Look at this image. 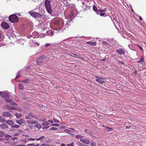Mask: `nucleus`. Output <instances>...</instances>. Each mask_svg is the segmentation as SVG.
I'll use <instances>...</instances> for the list:
<instances>
[{"label": "nucleus", "instance_id": "f257e3e1", "mask_svg": "<svg viewBox=\"0 0 146 146\" xmlns=\"http://www.w3.org/2000/svg\"><path fill=\"white\" fill-rule=\"evenodd\" d=\"M51 1L50 0H45L44 1V6L47 12L49 14H51L52 10L51 6Z\"/></svg>", "mask_w": 146, "mask_h": 146}, {"label": "nucleus", "instance_id": "f03ea898", "mask_svg": "<svg viewBox=\"0 0 146 146\" xmlns=\"http://www.w3.org/2000/svg\"><path fill=\"white\" fill-rule=\"evenodd\" d=\"M45 16L43 14L41 15L37 13V21L39 23L41 22L40 24V25L41 27H43L44 23L43 21H44V18Z\"/></svg>", "mask_w": 146, "mask_h": 146}, {"label": "nucleus", "instance_id": "7ed1b4c3", "mask_svg": "<svg viewBox=\"0 0 146 146\" xmlns=\"http://www.w3.org/2000/svg\"><path fill=\"white\" fill-rule=\"evenodd\" d=\"M9 21L12 23H17L19 21L18 17L15 14L11 15L9 17Z\"/></svg>", "mask_w": 146, "mask_h": 146}, {"label": "nucleus", "instance_id": "20e7f679", "mask_svg": "<svg viewBox=\"0 0 146 146\" xmlns=\"http://www.w3.org/2000/svg\"><path fill=\"white\" fill-rule=\"evenodd\" d=\"M96 81L99 83L102 84L105 83L106 81V79L105 78H103L99 76H96Z\"/></svg>", "mask_w": 146, "mask_h": 146}, {"label": "nucleus", "instance_id": "39448f33", "mask_svg": "<svg viewBox=\"0 0 146 146\" xmlns=\"http://www.w3.org/2000/svg\"><path fill=\"white\" fill-rule=\"evenodd\" d=\"M117 53L120 55H124L125 53V50L122 48H119L116 50Z\"/></svg>", "mask_w": 146, "mask_h": 146}, {"label": "nucleus", "instance_id": "423d86ee", "mask_svg": "<svg viewBox=\"0 0 146 146\" xmlns=\"http://www.w3.org/2000/svg\"><path fill=\"white\" fill-rule=\"evenodd\" d=\"M1 26L3 28L5 29H7L9 27V25L7 23L3 22L1 23Z\"/></svg>", "mask_w": 146, "mask_h": 146}, {"label": "nucleus", "instance_id": "0eeeda50", "mask_svg": "<svg viewBox=\"0 0 146 146\" xmlns=\"http://www.w3.org/2000/svg\"><path fill=\"white\" fill-rule=\"evenodd\" d=\"M2 115L3 116L6 117H9L12 116L10 113L7 111H4L2 113Z\"/></svg>", "mask_w": 146, "mask_h": 146}, {"label": "nucleus", "instance_id": "6e6552de", "mask_svg": "<svg viewBox=\"0 0 146 146\" xmlns=\"http://www.w3.org/2000/svg\"><path fill=\"white\" fill-rule=\"evenodd\" d=\"M46 58V56L44 55L41 56L37 59V62H40L42 60Z\"/></svg>", "mask_w": 146, "mask_h": 146}, {"label": "nucleus", "instance_id": "1a4fd4ad", "mask_svg": "<svg viewBox=\"0 0 146 146\" xmlns=\"http://www.w3.org/2000/svg\"><path fill=\"white\" fill-rule=\"evenodd\" d=\"M30 13L31 15L33 17H34L35 18H36V13L35 12H29Z\"/></svg>", "mask_w": 146, "mask_h": 146}, {"label": "nucleus", "instance_id": "9d476101", "mask_svg": "<svg viewBox=\"0 0 146 146\" xmlns=\"http://www.w3.org/2000/svg\"><path fill=\"white\" fill-rule=\"evenodd\" d=\"M9 96V94L7 93L3 92L1 96L3 98H6L7 97H8Z\"/></svg>", "mask_w": 146, "mask_h": 146}, {"label": "nucleus", "instance_id": "9b49d317", "mask_svg": "<svg viewBox=\"0 0 146 146\" xmlns=\"http://www.w3.org/2000/svg\"><path fill=\"white\" fill-rule=\"evenodd\" d=\"M0 127L3 129H4L8 128V127L7 125L5 123L0 125Z\"/></svg>", "mask_w": 146, "mask_h": 146}, {"label": "nucleus", "instance_id": "f8f14e48", "mask_svg": "<svg viewBox=\"0 0 146 146\" xmlns=\"http://www.w3.org/2000/svg\"><path fill=\"white\" fill-rule=\"evenodd\" d=\"M45 137L44 136H41L39 138H37V140H41V141L43 142H46V140L44 139H42L43 138Z\"/></svg>", "mask_w": 146, "mask_h": 146}, {"label": "nucleus", "instance_id": "ddd939ff", "mask_svg": "<svg viewBox=\"0 0 146 146\" xmlns=\"http://www.w3.org/2000/svg\"><path fill=\"white\" fill-rule=\"evenodd\" d=\"M86 43L87 44L92 46H95L96 44V42L88 41L86 42Z\"/></svg>", "mask_w": 146, "mask_h": 146}, {"label": "nucleus", "instance_id": "4468645a", "mask_svg": "<svg viewBox=\"0 0 146 146\" xmlns=\"http://www.w3.org/2000/svg\"><path fill=\"white\" fill-rule=\"evenodd\" d=\"M144 62V57L142 56H141V58L139 61H137V62L143 64Z\"/></svg>", "mask_w": 146, "mask_h": 146}, {"label": "nucleus", "instance_id": "2eb2a0df", "mask_svg": "<svg viewBox=\"0 0 146 146\" xmlns=\"http://www.w3.org/2000/svg\"><path fill=\"white\" fill-rule=\"evenodd\" d=\"M5 101L7 102L11 103L13 102V100L9 98V96L5 99Z\"/></svg>", "mask_w": 146, "mask_h": 146}, {"label": "nucleus", "instance_id": "dca6fc26", "mask_svg": "<svg viewBox=\"0 0 146 146\" xmlns=\"http://www.w3.org/2000/svg\"><path fill=\"white\" fill-rule=\"evenodd\" d=\"M23 119H21L20 120H16V123L19 124L21 125L22 123H23Z\"/></svg>", "mask_w": 146, "mask_h": 146}, {"label": "nucleus", "instance_id": "f3484780", "mask_svg": "<svg viewBox=\"0 0 146 146\" xmlns=\"http://www.w3.org/2000/svg\"><path fill=\"white\" fill-rule=\"evenodd\" d=\"M6 123L10 125H12L14 123L11 120H8L6 122Z\"/></svg>", "mask_w": 146, "mask_h": 146}, {"label": "nucleus", "instance_id": "a211bd4d", "mask_svg": "<svg viewBox=\"0 0 146 146\" xmlns=\"http://www.w3.org/2000/svg\"><path fill=\"white\" fill-rule=\"evenodd\" d=\"M90 140L89 139H85L84 143L86 144H88L90 143Z\"/></svg>", "mask_w": 146, "mask_h": 146}, {"label": "nucleus", "instance_id": "6ab92c4d", "mask_svg": "<svg viewBox=\"0 0 146 146\" xmlns=\"http://www.w3.org/2000/svg\"><path fill=\"white\" fill-rule=\"evenodd\" d=\"M60 22L58 20H57L54 22V23L55 24L57 25H60V27H61L62 26V24L61 23V25H60Z\"/></svg>", "mask_w": 146, "mask_h": 146}, {"label": "nucleus", "instance_id": "aec40b11", "mask_svg": "<svg viewBox=\"0 0 146 146\" xmlns=\"http://www.w3.org/2000/svg\"><path fill=\"white\" fill-rule=\"evenodd\" d=\"M5 106L7 107V108H9V110H14V107L12 106H9V105H6Z\"/></svg>", "mask_w": 146, "mask_h": 146}, {"label": "nucleus", "instance_id": "412c9836", "mask_svg": "<svg viewBox=\"0 0 146 146\" xmlns=\"http://www.w3.org/2000/svg\"><path fill=\"white\" fill-rule=\"evenodd\" d=\"M49 125V123L47 121H45L42 123V125L43 126L48 125Z\"/></svg>", "mask_w": 146, "mask_h": 146}, {"label": "nucleus", "instance_id": "4be33fe9", "mask_svg": "<svg viewBox=\"0 0 146 146\" xmlns=\"http://www.w3.org/2000/svg\"><path fill=\"white\" fill-rule=\"evenodd\" d=\"M93 10L94 11L97 12V14H98V13L97 12H98V9L96 6H94L93 7Z\"/></svg>", "mask_w": 146, "mask_h": 146}, {"label": "nucleus", "instance_id": "5701e85b", "mask_svg": "<svg viewBox=\"0 0 146 146\" xmlns=\"http://www.w3.org/2000/svg\"><path fill=\"white\" fill-rule=\"evenodd\" d=\"M19 88L20 89L23 90L24 88V86L21 84H19Z\"/></svg>", "mask_w": 146, "mask_h": 146}, {"label": "nucleus", "instance_id": "b1692460", "mask_svg": "<svg viewBox=\"0 0 146 146\" xmlns=\"http://www.w3.org/2000/svg\"><path fill=\"white\" fill-rule=\"evenodd\" d=\"M128 46L129 48L131 50H133L134 48H133V46L131 44H129L128 45Z\"/></svg>", "mask_w": 146, "mask_h": 146}, {"label": "nucleus", "instance_id": "393cba45", "mask_svg": "<svg viewBox=\"0 0 146 146\" xmlns=\"http://www.w3.org/2000/svg\"><path fill=\"white\" fill-rule=\"evenodd\" d=\"M5 133L3 131H0V137H2L4 135Z\"/></svg>", "mask_w": 146, "mask_h": 146}, {"label": "nucleus", "instance_id": "a878e982", "mask_svg": "<svg viewBox=\"0 0 146 146\" xmlns=\"http://www.w3.org/2000/svg\"><path fill=\"white\" fill-rule=\"evenodd\" d=\"M51 126L59 127V125L58 124L53 123L51 125Z\"/></svg>", "mask_w": 146, "mask_h": 146}, {"label": "nucleus", "instance_id": "bb28decb", "mask_svg": "<svg viewBox=\"0 0 146 146\" xmlns=\"http://www.w3.org/2000/svg\"><path fill=\"white\" fill-rule=\"evenodd\" d=\"M96 143L95 142H94L93 141H92L90 143V145L91 146H96Z\"/></svg>", "mask_w": 146, "mask_h": 146}, {"label": "nucleus", "instance_id": "cd10ccee", "mask_svg": "<svg viewBox=\"0 0 146 146\" xmlns=\"http://www.w3.org/2000/svg\"><path fill=\"white\" fill-rule=\"evenodd\" d=\"M6 121L5 118H2L0 119V122H5Z\"/></svg>", "mask_w": 146, "mask_h": 146}, {"label": "nucleus", "instance_id": "c85d7f7f", "mask_svg": "<svg viewBox=\"0 0 146 146\" xmlns=\"http://www.w3.org/2000/svg\"><path fill=\"white\" fill-rule=\"evenodd\" d=\"M19 126L18 125H14L12 126V128H18L19 127Z\"/></svg>", "mask_w": 146, "mask_h": 146}, {"label": "nucleus", "instance_id": "c756f323", "mask_svg": "<svg viewBox=\"0 0 146 146\" xmlns=\"http://www.w3.org/2000/svg\"><path fill=\"white\" fill-rule=\"evenodd\" d=\"M78 143L79 146H88V145H84L83 143H82L80 142Z\"/></svg>", "mask_w": 146, "mask_h": 146}, {"label": "nucleus", "instance_id": "7c9ffc66", "mask_svg": "<svg viewBox=\"0 0 146 146\" xmlns=\"http://www.w3.org/2000/svg\"><path fill=\"white\" fill-rule=\"evenodd\" d=\"M15 115L16 116L17 118H18L21 117V115L17 113H16L15 114Z\"/></svg>", "mask_w": 146, "mask_h": 146}, {"label": "nucleus", "instance_id": "2f4dec72", "mask_svg": "<svg viewBox=\"0 0 146 146\" xmlns=\"http://www.w3.org/2000/svg\"><path fill=\"white\" fill-rule=\"evenodd\" d=\"M53 119L54 120V123H58L59 122V121L55 118H53Z\"/></svg>", "mask_w": 146, "mask_h": 146}, {"label": "nucleus", "instance_id": "473e14b6", "mask_svg": "<svg viewBox=\"0 0 146 146\" xmlns=\"http://www.w3.org/2000/svg\"><path fill=\"white\" fill-rule=\"evenodd\" d=\"M50 129L54 131H56L57 130V128L55 127H51L50 128Z\"/></svg>", "mask_w": 146, "mask_h": 146}, {"label": "nucleus", "instance_id": "72a5a7b5", "mask_svg": "<svg viewBox=\"0 0 146 146\" xmlns=\"http://www.w3.org/2000/svg\"><path fill=\"white\" fill-rule=\"evenodd\" d=\"M107 131H110L113 130L112 128H109L108 127H107Z\"/></svg>", "mask_w": 146, "mask_h": 146}, {"label": "nucleus", "instance_id": "f704fd0d", "mask_svg": "<svg viewBox=\"0 0 146 146\" xmlns=\"http://www.w3.org/2000/svg\"><path fill=\"white\" fill-rule=\"evenodd\" d=\"M117 63L119 64H122L123 65L124 64V63L123 62H121L119 61H117Z\"/></svg>", "mask_w": 146, "mask_h": 146}, {"label": "nucleus", "instance_id": "c9c22d12", "mask_svg": "<svg viewBox=\"0 0 146 146\" xmlns=\"http://www.w3.org/2000/svg\"><path fill=\"white\" fill-rule=\"evenodd\" d=\"M22 82L23 83H27L28 82V80H27V79H25V80H23L22 81Z\"/></svg>", "mask_w": 146, "mask_h": 146}, {"label": "nucleus", "instance_id": "e433bc0d", "mask_svg": "<svg viewBox=\"0 0 146 146\" xmlns=\"http://www.w3.org/2000/svg\"><path fill=\"white\" fill-rule=\"evenodd\" d=\"M17 143V141H12L11 143L12 145H14L16 144Z\"/></svg>", "mask_w": 146, "mask_h": 146}, {"label": "nucleus", "instance_id": "4c0bfd02", "mask_svg": "<svg viewBox=\"0 0 146 146\" xmlns=\"http://www.w3.org/2000/svg\"><path fill=\"white\" fill-rule=\"evenodd\" d=\"M63 28H60L59 29H58V30L59 31L58 32H63V30L62 29Z\"/></svg>", "mask_w": 146, "mask_h": 146}, {"label": "nucleus", "instance_id": "58836bf2", "mask_svg": "<svg viewBox=\"0 0 146 146\" xmlns=\"http://www.w3.org/2000/svg\"><path fill=\"white\" fill-rule=\"evenodd\" d=\"M137 46L142 50L143 51V49L142 47L138 44H137Z\"/></svg>", "mask_w": 146, "mask_h": 146}, {"label": "nucleus", "instance_id": "ea45409f", "mask_svg": "<svg viewBox=\"0 0 146 146\" xmlns=\"http://www.w3.org/2000/svg\"><path fill=\"white\" fill-rule=\"evenodd\" d=\"M27 146H36V145H35L33 144H28Z\"/></svg>", "mask_w": 146, "mask_h": 146}, {"label": "nucleus", "instance_id": "a19ab883", "mask_svg": "<svg viewBox=\"0 0 146 146\" xmlns=\"http://www.w3.org/2000/svg\"><path fill=\"white\" fill-rule=\"evenodd\" d=\"M20 76V74H17V75L16 76V77L15 78V79H18L19 77Z\"/></svg>", "mask_w": 146, "mask_h": 146}, {"label": "nucleus", "instance_id": "79ce46f5", "mask_svg": "<svg viewBox=\"0 0 146 146\" xmlns=\"http://www.w3.org/2000/svg\"><path fill=\"white\" fill-rule=\"evenodd\" d=\"M80 141L82 142L83 143H84L85 139L84 138H82L80 139Z\"/></svg>", "mask_w": 146, "mask_h": 146}, {"label": "nucleus", "instance_id": "37998d69", "mask_svg": "<svg viewBox=\"0 0 146 146\" xmlns=\"http://www.w3.org/2000/svg\"><path fill=\"white\" fill-rule=\"evenodd\" d=\"M67 146H74V143L73 142L71 143L70 144H68L67 145Z\"/></svg>", "mask_w": 146, "mask_h": 146}, {"label": "nucleus", "instance_id": "c03bdc74", "mask_svg": "<svg viewBox=\"0 0 146 146\" xmlns=\"http://www.w3.org/2000/svg\"><path fill=\"white\" fill-rule=\"evenodd\" d=\"M43 108V106L42 105H37V108Z\"/></svg>", "mask_w": 146, "mask_h": 146}, {"label": "nucleus", "instance_id": "a18cd8bd", "mask_svg": "<svg viewBox=\"0 0 146 146\" xmlns=\"http://www.w3.org/2000/svg\"><path fill=\"white\" fill-rule=\"evenodd\" d=\"M11 105L13 106H15L16 105V104L15 102H13L11 103Z\"/></svg>", "mask_w": 146, "mask_h": 146}, {"label": "nucleus", "instance_id": "49530a36", "mask_svg": "<svg viewBox=\"0 0 146 146\" xmlns=\"http://www.w3.org/2000/svg\"><path fill=\"white\" fill-rule=\"evenodd\" d=\"M49 127V126H44L43 127L42 129H47Z\"/></svg>", "mask_w": 146, "mask_h": 146}, {"label": "nucleus", "instance_id": "de8ad7c7", "mask_svg": "<svg viewBox=\"0 0 146 146\" xmlns=\"http://www.w3.org/2000/svg\"><path fill=\"white\" fill-rule=\"evenodd\" d=\"M41 127V126L39 124H37V128L39 129Z\"/></svg>", "mask_w": 146, "mask_h": 146}, {"label": "nucleus", "instance_id": "09e8293b", "mask_svg": "<svg viewBox=\"0 0 146 146\" xmlns=\"http://www.w3.org/2000/svg\"><path fill=\"white\" fill-rule=\"evenodd\" d=\"M28 140L29 141H34L35 140L34 138H29L28 139Z\"/></svg>", "mask_w": 146, "mask_h": 146}, {"label": "nucleus", "instance_id": "8fccbe9b", "mask_svg": "<svg viewBox=\"0 0 146 146\" xmlns=\"http://www.w3.org/2000/svg\"><path fill=\"white\" fill-rule=\"evenodd\" d=\"M73 54V55H74V56H77L78 57H76V56H72L73 57H76V58H79V57H78L79 56H78V55L75 54Z\"/></svg>", "mask_w": 146, "mask_h": 146}, {"label": "nucleus", "instance_id": "3c124183", "mask_svg": "<svg viewBox=\"0 0 146 146\" xmlns=\"http://www.w3.org/2000/svg\"><path fill=\"white\" fill-rule=\"evenodd\" d=\"M41 146H49V145L47 144H42Z\"/></svg>", "mask_w": 146, "mask_h": 146}, {"label": "nucleus", "instance_id": "603ef678", "mask_svg": "<svg viewBox=\"0 0 146 146\" xmlns=\"http://www.w3.org/2000/svg\"><path fill=\"white\" fill-rule=\"evenodd\" d=\"M105 15V13H101L100 14V15L101 16H104V15Z\"/></svg>", "mask_w": 146, "mask_h": 146}, {"label": "nucleus", "instance_id": "864d4df0", "mask_svg": "<svg viewBox=\"0 0 146 146\" xmlns=\"http://www.w3.org/2000/svg\"><path fill=\"white\" fill-rule=\"evenodd\" d=\"M48 122L51 123H52L53 122V121L52 120H49L48 121Z\"/></svg>", "mask_w": 146, "mask_h": 146}, {"label": "nucleus", "instance_id": "5fc2aeb1", "mask_svg": "<svg viewBox=\"0 0 146 146\" xmlns=\"http://www.w3.org/2000/svg\"><path fill=\"white\" fill-rule=\"evenodd\" d=\"M50 44H49V43H46L45 44V46L46 47H47V46H50Z\"/></svg>", "mask_w": 146, "mask_h": 146}, {"label": "nucleus", "instance_id": "6e6d98bb", "mask_svg": "<svg viewBox=\"0 0 146 146\" xmlns=\"http://www.w3.org/2000/svg\"><path fill=\"white\" fill-rule=\"evenodd\" d=\"M50 35H51V36H52L53 35H54V33H53V32H52V31H51L50 32Z\"/></svg>", "mask_w": 146, "mask_h": 146}, {"label": "nucleus", "instance_id": "4d7b16f0", "mask_svg": "<svg viewBox=\"0 0 146 146\" xmlns=\"http://www.w3.org/2000/svg\"><path fill=\"white\" fill-rule=\"evenodd\" d=\"M104 11H105L103 10H99L98 12H99V13H101Z\"/></svg>", "mask_w": 146, "mask_h": 146}, {"label": "nucleus", "instance_id": "13d9d810", "mask_svg": "<svg viewBox=\"0 0 146 146\" xmlns=\"http://www.w3.org/2000/svg\"><path fill=\"white\" fill-rule=\"evenodd\" d=\"M14 146H26L24 145H15Z\"/></svg>", "mask_w": 146, "mask_h": 146}, {"label": "nucleus", "instance_id": "bf43d9fd", "mask_svg": "<svg viewBox=\"0 0 146 146\" xmlns=\"http://www.w3.org/2000/svg\"><path fill=\"white\" fill-rule=\"evenodd\" d=\"M5 137H11V136L9 135H5Z\"/></svg>", "mask_w": 146, "mask_h": 146}, {"label": "nucleus", "instance_id": "052dcab7", "mask_svg": "<svg viewBox=\"0 0 146 146\" xmlns=\"http://www.w3.org/2000/svg\"><path fill=\"white\" fill-rule=\"evenodd\" d=\"M88 133L90 135H92V132L89 131H88Z\"/></svg>", "mask_w": 146, "mask_h": 146}, {"label": "nucleus", "instance_id": "680f3d73", "mask_svg": "<svg viewBox=\"0 0 146 146\" xmlns=\"http://www.w3.org/2000/svg\"><path fill=\"white\" fill-rule=\"evenodd\" d=\"M68 26V25L67 23H66L64 27H67Z\"/></svg>", "mask_w": 146, "mask_h": 146}, {"label": "nucleus", "instance_id": "e2e57ef3", "mask_svg": "<svg viewBox=\"0 0 146 146\" xmlns=\"http://www.w3.org/2000/svg\"><path fill=\"white\" fill-rule=\"evenodd\" d=\"M139 19L141 20V21L142 20V17H140V16H139Z\"/></svg>", "mask_w": 146, "mask_h": 146}, {"label": "nucleus", "instance_id": "0e129e2a", "mask_svg": "<svg viewBox=\"0 0 146 146\" xmlns=\"http://www.w3.org/2000/svg\"><path fill=\"white\" fill-rule=\"evenodd\" d=\"M130 127V126H126V127L125 128H126V129H128L129 128V127Z\"/></svg>", "mask_w": 146, "mask_h": 146}, {"label": "nucleus", "instance_id": "69168bd1", "mask_svg": "<svg viewBox=\"0 0 146 146\" xmlns=\"http://www.w3.org/2000/svg\"><path fill=\"white\" fill-rule=\"evenodd\" d=\"M103 43L104 44H108L107 42H105V41H103Z\"/></svg>", "mask_w": 146, "mask_h": 146}, {"label": "nucleus", "instance_id": "338daca9", "mask_svg": "<svg viewBox=\"0 0 146 146\" xmlns=\"http://www.w3.org/2000/svg\"><path fill=\"white\" fill-rule=\"evenodd\" d=\"M85 132L86 133H88V131H88V130H86V129H85Z\"/></svg>", "mask_w": 146, "mask_h": 146}, {"label": "nucleus", "instance_id": "774afa93", "mask_svg": "<svg viewBox=\"0 0 146 146\" xmlns=\"http://www.w3.org/2000/svg\"><path fill=\"white\" fill-rule=\"evenodd\" d=\"M2 93V92L0 91V96H1Z\"/></svg>", "mask_w": 146, "mask_h": 146}]
</instances>
